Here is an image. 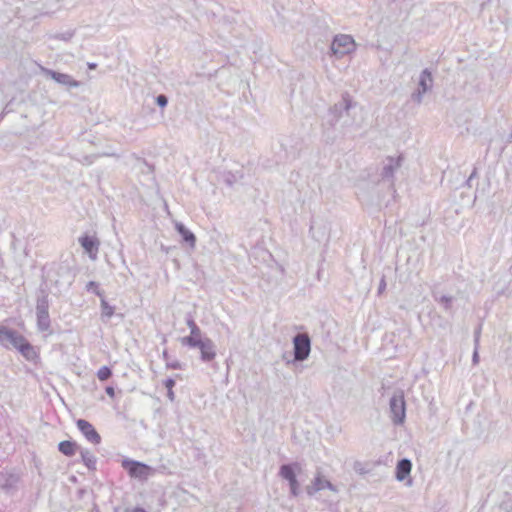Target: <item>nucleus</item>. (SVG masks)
<instances>
[{
    "mask_svg": "<svg viewBox=\"0 0 512 512\" xmlns=\"http://www.w3.org/2000/svg\"><path fill=\"white\" fill-rule=\"evenodd\" d=\"M167 397H168L171 401H173V400H174L175 395H174L173 389L167 390Z\"/></svg>",
    "mask_w": 512,
    "mask_h": 512,
    "instance_id": "ea45409f",
    "label": "nucleus"
},
{
    "mask_svg": "<svg viewBox=\"0 0 512 512\" xmlns=\"http://www.w3.org/2000/svg\"><path fill=\"white\" fill-rule=\"evenodd\" d=\"M125 512H147V511L142 507H135L133 509H126Z\"/></svg>",
    "mask_w": 512,
    "mask_h": 512,
    "instance_id": "58836bf2",
    "label": "nucleus"
},
{
    "mask_svg": "<svg viewBox=\"0 0 512 512\" xmlns=\"http://www.w3.org/2000/svg\"><path fill=\"white\" fill-rule=\"evenodd\" d=\"M386 285L387 284H386L385 275H383L379 282V286H378V290H377L378 295H381L385 291Z\"/></svg>",
    "mask_w": 512,
    "mask_h": 512,
    "instance_id": "72a5a7b5",
    "label": "nucleus"
},
{
    "mask_svg": "<svg viewBox=\"0 0 512 512\" xmlns=\"http://www.w3.org/2000/svg\"><path fill=\"white\" fill-rule=\"evenodd\" d=\"M390 417L394 425H402L406 418V402L402 391L395 392L389 400Z\"/></svg>",
    "mask_w": 512,
    "mask_h": 512,
    "instance_id": "423d86ee",
    "label": "nucleus"
},
{
    "mask_svg": "<svg viewBox=\"0 0 512 512\" xmlns=\"http://www.w3.org/2000/svg\"><path fill=\"white\" fill-rule=\"evenodd\" d=\"M36 325L39 332H47L49 335L53 333L49 314L36 315Z\"/></svg>",
    "mask_w": 512,
    "mask_h": 512,
    "instance_id": "4be33fe9",
    "label": "nucleus"
},
{
    "mask_svg": "<svg viewBox=\"0 0 512 512\" xmlns=\"http://www.w3.org/2000/svg\"><path fill=\"white\" fill-rule=\"evenodd\" d=\"M352 106L353 103L350 96L347 93L344 94L342 99L329 109L325 125L331 128L335 127L342 117L349 115V110Z\"/></svg>",
    "mask_w": 512,
    "mask_h": 512,
    "instance_id": "39448f33",
    "label": "nucleus"
},
{
    "mask_svg": "<svg viewBox=\"0 0 512 512\" xmlns=\"http://www.w3.org/2000/svg\"><path fill=\"white\" fill-rule=\"evenodd\" d=\"M329 489L332 492H338V488L331 483V481L325 479L320 472H318L314 479L311 481V484L306 486V493L309 496H313L315 493L324 490Z\"/></svg>",
    "mask_w": 512,
    "mask_h": 512,
    "instance_id": "9b49d317",
    "label": "nucleus"
},
{
    "mask_svg": "<svg viewBox=\"0 0 512 512\" xmlns=\"http://www.w3.org/2000/svg\"><path fill=\"white\" fill-rule=\"evenodd\" d=\"M19 476L9 471H0V488L10 494L16 490Z\"/></svg>",
    "mask_w": 512,
    "mask_h": 512,
    "instance_id": "dca6fc26",
    "label": "nucleus"
},
{
    "mask_svg": "<svg viewBox=\"0 0 512 512\" xmlns=\"http://www.w3.org/2000/svg\"><path fill=\"white\" fill-rule=\"evenodd\" d=\"M86 290L88 292H93L95 293L96 295L102 297L103 296V291H101L99 289V284L95 281H89L87 284H86Z\"/></svg>",
    "mask_w": 512,
    "mask_h": 512,
    "instance_id": "c756f323",
    "label": "nucleus"
},
{
    "mask_svg": "<svg viewBox=\"0 0 512 512\" xmlns=\"http://www.w3.org/2000/svg\"><path fill=\"white\" fill-rule=\"evenodd\" d=\"M88 67H89V69H95L96 68V64L95 63H89Z\"/></svg>",
    "mask_w": 512,
    "mask_h": 512,
    "instance_id": "c03bdc74",
    "label": "nucleus"
},
{
    "mask_svg": "<svg viewBox=\"0 0 512 512\" xmlns=\"http://www.w3.org/2000/svg\"><path fill=\"white\" fill-rule=\"evenodd\" d=\"M314 230H315V226H310V233H311L312 237H315Z\"/></svg>",
    "mask_w": 512,
    "mask_h": 512,
    "instance_id": "37998d69",
    "label": "nucleus"
},
{
    "mask_svg": "<svg viewBox=\"0 0 512 512\" xmlns=\"http://www.w3.org/2000/svg\"><path fill=\"white\" fill-rule=\"evenodd\" d=\"M24 336L16 330L0 325V344L6 349L15 348Z\"/></svg>",
    "mask_w": 512,
    "mask_h": 512,
    "instance_id": "1a4fd4ad",
    "label": "nucleus"
},
{
    "mask_svg": "<svg viewBox=\"0 0 512 512\" xmlns=\"http://www.w3.org/2000/svg\"><path fill=\"white\" fill-rule=\"evenodd\" d=\"M78 449V444L72 440H64L58 444V450L67 457L74 456Z\"/></svg>",
    "mask_w": 512,
    "mask_h": 512,
    "instance_id": "412c9836",
    "label": "nucleus"
},
{
    "mask_svg": "<svg viewBox=\"0 0 512 512\" xmlns=\"http://www.w3.org/2000/svg\"><path fill=\"white\" fill-rule=\"evenodd\" d=\"M43 9L46 10V12H51L54 10V6L58 3L64 2L65 0H43Z\"/></svg>",
    "mask_w": 512,
    "mask_h": 512,
    "instance_id": "7c9ffc66",
    "label": "nucleus"
},
{
    "mask_svg": "<svg viewBox=\"0 0 512 512\" xmlns=\"http://www.w3.org/2000/svg\"><path fill=\"white\" fill-rule=\"evenodd\" d=\"M112 376V369L108 366H102L98 372L97 377L100 381H107Z\"/></svg>",
    "mask_w": 512,
    "mask_h": 512,
    "instance_id": "cd10ccee",
    "label": "nucleus"
},
{
    "mask_svg": "<svg viewBox=\"0 0 512 512\" xmlns=\"http://www.w3.org/2000/svg\"><path fill=\"white\" fill-rule=\"evenodd\" d=\"M433 86V77L431 72L428 69H424L420 76L418 81V88L416 91H414L411 94V99L417 103L421 104L423 101V96L425 93L430 91Z\"/></svg>",
    "mask_w": 512,
    "mask_h": 512,
    "instance_id": "0eeeda50",
    "label": "nucleus"
},
{
    "mask_svg": "<svg viewBox=\"0 0 512 512\" xmlns=\"http://www.w3.org/2000/svg\"><path fill=\"white\" fill-rule=\"evenodd\" d=\"M76 426L78 430L83 434V436L94 445H98L101 443V436L94 428V426L85 419H78L76 421Z\"/></svg>",
    "mask_w": 512,
    "mask_h": 512,
    "instance_id": "f8f14e48",
    "label": "nucleus"
},
{
    "mask_svg": "<svg viewBox=\"0 0 512 512\" xmlns=\"http://www.w3.org/2000/svg\"><path fill=\"white\" fill-rule=\"evenodd\" d=\"M74 36V32L72 31H65V32H61V33H55V34H52V35H49V39L54 41V40H61V41H64V42H68L70 41Z\"/></svg>",
    "mask_w": 512,
    "mask_h": 512,
    "instance_id": "a878e982",
    "label": "nucleus"
},
{
    "mask_svg": "<svg viewBox=\"0 0 512 512\" xmlns=\"http://www.w3.org/2000/svg\"><path fill=\"white\" fill-rule=\"evenodd\" d=\"M121 465L131 478L142 482L147 481L156 472V469L148 464L130 458H124Z\"/></svg>",
    "mask_w": 512,
    "mask_h": 512,
    "instance_id": "f03ea898",
    "label": "nucleus"
},
{
    "mask_svg": "<svg viewBox=\"0 0 512 512\" xmlns=\"http://www.w3.org/2000/svg\"><path fill=\"white\" fill-rule=\"evenodd\" d=\"M480 334L481 326H478L474 331V346H479Z\"/></svg>",
    "mask_w": 512,
    "mask_h": 512,
    "instance_id": "f704fd0d",
    "label": "nucleus"
},
{
    "mask_svg": "<svg viewBox=\"0 0 512 512\" xmlns=\"http://www.w3.org/2000/svg\"><path fill=\"white\" fill-rule=\"evenodd\" d=\"M80 455L84 465L88 468V470L95 471L97 460L94 454L86 448H80Z\"/></svg>",
    "mask_w": 512,
    "mask_h": 512,
    "instance_id": "5701e85b",
    "label": "nucleus"
},
{
    "mask_svg": "<svg viewBox=\"0 0 512 512\" xmlns=\"http://www.w3.org/2000/svg\"><path fill=\"white\" fill-rule=\"evenodd\" d=\"M241 178H242V174L239 171H237L235 174L232 172H224L223 173V181L229 186L233 185Z\"/></svg>",
    "mask_w": 512,
    "mask_h": 512,
    "instance_id": "b1692460",
    "label": "nucleus"
},
{
    "mask_svg": "<svg viewBox=\"0 0 512 512\" xmlns=\"http://www.w3.org/2000/svg\"><path fill=\"white\" fill-rule=\"evenodd\" d=\"M185 320H186L187 326L190 329V334L188 336H184V337L180 338V342L183 346L190 347V346H192L193 341L198 342L201 339H203L205 336L202 334L201 329L196 324L193 316L190 313H188L186 315Z\"/></svg>",
    "mask_w": 512,
    "mask_h": 512,
    "instance_id": "9d476101",
    "label": "nucleus"
},
{
    "mask_svg": "<svg viewBox=\"0 0 512 512\" xmlns=\"http://www.w3.org/2000/svg\"><path fill=\"white\" fill-rule=\"evenodd\" d=\"M175 228L181 237V244L187 246L191 250H194L196 245L195 234L190 231L187 226H175Z\"/></svg>",
    "mask_w": 512,
    "mask_h": 512,
    "instance_id": "6ab92c4d",
    "label": "nucleus"
},
{
    "mask_svg": "<svg viewBox=\"0 0 512 512\" xmlns=\"http://www.w3.org/2000/svg\"><path fill=\"white\" fill-rule=\"evenodd\" d=\"M189 348H197L200 350V359L201 361L208 363L215 359L216 357V345L215 343L208 337H204L198 342L193 341L192 346Z\"/></svg>",
    "mask_w": 512,
    "mask_h": 512,
    "instance_id": "6e6552de",
    "label": "nucleus"
},
{
    "mask_svg": "<svg viewBox=\"0 0 512 512\" xmlns=\"http://www.w3.org/2000/svg\"><path fill=\"white\" fill-rule=\"evenodd\" d=\"M476 176V170H474L467 180V184L470 185L472 179Z\"/></svg>",
    "mask_w": 512,
    "mask_h": 512,
    "instance_id": "a19ab883",
    "label": "nucleus"
},
{
    "mask_svg": "<svg viewBox=\"0 0 512 512\" xmlns=\"http://www.w3.org/2000/svg\"><path fill=\"white\" fill-rule=\"evenodd\" d=\"M356 48V43L352 36L348 34H338L334 36L330 51L336 59H341L345 55L352 53Z\"/></svg>",
    "mask_w": 512,
    "mask_h": 512,
    "instance_id": "20e7f679",
    "label": "nucleus"
},
{
    "mask_svg": "<svg viewBox=\"0 0 512 512\" xmlns=\"http://www.w3.org/2000/svg\"><path fill=\"white\" fill-rule=\"evenodd\" d=\"M79 243L90 258H96L100 242L95 236L85 234L79 238Z\"/></svg>",
    "mask_w": 512,
    "mask_h": 512,
    "instance_id": "f3484780",
    "label": "nucleus"
},
{
    "mask_svg": "<svg viewBox=\"0 0 512 512\" xmlns=\"http://www.w3.org/2000/svg\"><path fill=\"white\" fill-rule=\"evenodd\" d=\"M43 73L46 76H49L51 79H53L55 82H57L60 85L70 87V88H76L79 87L80 83L77 80H74L70 75L56 72L50 69L42 68Z\"/></svg>",
    "mask_w": 512,
    "mask_h": 512,
    "instance_id": "4468645a",
    "label": "nucleus"
},
{
    "mask_svg": "<svg viewBox=\"0 0 512 512\" xmlns=\"http://www.w3.org/2000/svg\"><path fill=\"white\" fill-rule=\"evenodd\" d=\"M49 314V295L46 290L39 289L36 297V315Z\"/></svg>",
    "mask_w": 512,
    "mask_h": 512,
    "instance_id": "aec40b11",
    "label": "nucleus"
},
{
    "mask_svg": "<svg viewBox=\"0 0 512 512\" xmlns=\"http://www.w3.org/2000/svg\"><path fill=\"white\" fill-rule=\"evenodd\" d=\"M402 157H387L381 172L382 179L393 181L395 172L401 167Z\"/></svg>",
    "mask_w": 512,
    "mask_h": 512,
    "instance_id": "2eb2a0df",
    "label": "nucleus"
},
{
    "mask_svg": "<svg viewBox=\"0 0 512 512\" xmlns=\"http://www.w3.org/2000/svg\"><path fill=\"white\" fill-rule=\"evenodd\" d=\"M302 470L299 462L282 464L278 475L289 484L290 496L297 497L300 494V483L297 474Z\"/></svg>",
    "mask_w": 512,
    "mask_h": 512,
    "instance_id": "7ed1b4c3",
    "label": "nucleus"
},
{
    "mask_svg": "<svg viewBox=\"0 0 512 512\" xmlns=\"http://www.w3.org/2000/svg\"><path fill=\"white\" fill-rule=\"evenodd\" d=\"M162 356H163V359L167 362L169 361V354H168V351L167 350H164L163 353H162Z\"/></svg>",
    "mask_w": 512,
    "mask_h": 512,
    "instance_id": "79ce46f5",
    "label": "nucleus"
},
{
    "mask_svg": "<svg viewBox=\"0 0 512 512\" xmlns=\"http://www.w3.org/2000/svg\"><path fill=\"white\" fill-rule=\"evenodd\" d=\"M14 349H16L27 361H34L38 358L35 347L25 337Z\"/></svg>",
    "mask_w": 512,
    "mask_h": 512,
    "instance_id": "a211bd4d",
    "label": "nucleus"
},
{
    "mask_svg": "<svg viewBox=\"0 0 512 512\" xmlns=\"http://www.w3.org/2000/svg\"><path fill=\"white\" fill-rule=\"evenodd\" d=\"M105 392H106V394H107L108 396H110V397H112V398L115 396V390H114V388H113L112 386H107V387L105 388Z\"/></svg>",
    "mask_w": 512,
    "mask_h": 512,
    "instance_id": "4c0bfd02",
    "label": "nucleus"
},
{
    "mask_svg": "<svg viewBox=\"0 0 512 512\" xmlns=\"http://www.w3.org/2000/svg\"><path fill=\"white\" fill-rule=\"evenodd\" d=\"M164 386L167 390H170V389H173V387L175 386L176 382L173 378H167L165 381H164Z\"/></svg>",
    "mask_w": 512,
    "mask_h": 512,
    "instance_id": "e433bc0d",
    "label": "nucleus"
},
{
    "mask_svg": "<svg viewBox=\"0 0 512 512\" xmlns=\"http://www.w3.org/2000/svg\"><path fill=\"white\" fill-rule=\"evenodd\" d=\"M84 492H85L84 490H80V491H79V493H80L81 495H84Z\"/></svg>",
    "mask_w": 512,
    "mask_h": 512,
    "instance_id": "a18cd8bd",
    "label": "nucleus"
},
{
    "mask_svg": "<svg viewBox=\"0 0 512 512\" xmlns=\"http://www.w3.org/2000/svg\"><path fill=\"white\" fill-rule=\"evenodd\" d=\"M479 346H474V351L472 355V363L473 365H477L479 363V352H478Z\"/></svg>",
    "mask_w": 512,
    "mask_h": 512,
    "instance_id": "c9c22d12",
    "label": "nucleus"
},
{
    "mask_svg": "<svg viewBox=\"0 0 512 512\" xmlns=\"http://www.w3.org/2000/svg\"><path fill=\"white\" fill-rule=\"evenodd\" d=\"M434 299L436 301H438L443 306L445 311H447V312L451 311V309H452V301H453V297L452 296L442 295L440 297H437L436 295H434Z\"/></svg>",
    "mask_w": 512,
    "mask_h": 512,
    "instance_id": "393cba45",
    "label": "nucleus"
},
{
    "mask_svg": "<svg viewBox=\"0 0 512 512\" xmlns=\"http://www.w3.org/2000/svg\"><path fill=\"white\" fill-rule=\"evenodd\" d=\"M167 369H182V364L178 360H172L166 362Z\"/></svg>",
    "mask_w": 512,
    "mask_h": 512,
    "instance_id": "2f4dec72",
    "label": "nucleus"
},
{
    "mask_svg": "<svg viewBox=\"0 0 512 512\" xmlns=\"http://www.w3.org/2000/svg\"><path fill=\"white\" fill-rule=\"evenodd\" d=\"M293 343V358L290 359L283 355V359L286 361V364H295L297 362H302L306 360L311 352V339L308 333H297L292 338Z\"/></svg>",
    "mask_w": 512,
    "mask_h": 512,
    "instance_id": "f257e3e1",
    "label": "nucleus"
},
{
    "mask_svg": "<svg viewBox=\"0 0 512 512\" xmlns=\"http://www.w3.org/2000/svg\"><path fill=\"white\" fill-rule=\"evenodd\" d=\"M101 312L102 316H105L107 318L112 317L114 314V307L109 305L104 298L101 299Z\"/></svg>",
    "mask_w": 512,
    "mask_h": 512,
    "instance_id": "bb28decb",
    "label": "nucleus"
},
{
    "mask_svg": "<svg viewBox=\"0 0 512 512\" xmlns=\"http://www.w3.org/2000/svg\"><path fill=\"white\" fill-rule=\"evenodd\" d=\"M23 226H17V228L11 233L12 235V245L15 247L20 244L21 239L24 237Z\"/></svg>",
    "mask_w": 512,
    "mask_h": 512,
    "instance_id": "c85d7f7f",
    "label": "nucleus"
},
{
    "mask_svg": "<svg viewBox=\"0 0 512 512\" xmlns=\"http://www.w3.org/2000/svg\"><path fill=\"white\" fill-rule=\"evenodd\" d=\"M156 103L162 108L166 107L168 104V98L165 95L160 94L156 97Z\"/></svg>",
    "mask_w": 512,
    "mask_h": 512,
    "instance_id": "473e14b6",
    "label": "nucleus"
},
{
    "mask_svg": "<svg viewBox=\"0 0 512 512\" xmlns=\"http://www.w3.org/2000/svg\"><path fill=\"white\" fill-rule=\"evenodd\" d=\"M412 469V462L408 458L398 460L395 468V478L402 482L407 479V486L412 485V479L408 478Z\"/></svg>",
    "mask_w": 512,
    "mask_h": 512,
    "instance_id": "ddd939ff",
    "label": "nucleus"
}]
</instances>
